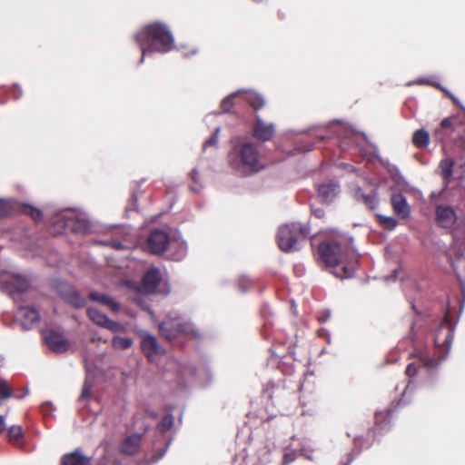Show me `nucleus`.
I'll return each mask as SVG.
<instances>
[{
    "label": "nucleus",
    "mask_w": 465,
    "mask_h": 465,
    "mask_svg": "<svg viewBox=\"0 0 465 465\" xmlns=\"http://www.w3.org/2000/svg\"><path fill=\"white\" fill-rule=\"evenodd\" d=\"M141 349L150 361L154 357L164 353V350L160 346L157 339L148 332L141 334Z\"/></svg>",
    "instance_id": "nucleus-12"
},
{
    "label": "nucleus",
    "mask_w": 465,
    "mask_h": 465,
    "mask_svg": "<svg viewBox=\"0 0 465 465\" xmlns=\"http://www.w3.org/2000/svg\"><path fill=\"white\" fill-rule=\"evenodd\" d=\"M338 193L339 186L332 183L322 184L318 189L319 196L325 203H331L336 197Z\"/></svg>",
    "instance_id": "nucleus-21"
},
{
    "label": "nucleus",
    "mask_w": 465,
    "mask_h": 465,
    "mask_svg": "<svg viewBox=\"0 0 465 465\" xmlns=\"http://www.w3.org/2000/svg\"><path fill=\"white\" fill-rule=\"evenodd\" d=\"M89 299L109 307L113 312H117L120 308L119 304L106 294L92 292L89 293Z\"/></svg>",
    "instance_id": "nucleus-24"
},
{
    "label": "nucleus",
    "mask_w": 465,
    "mask_h": 465,
    "mask_svg": "<svg viewBox=\"0 0 465 465\" xmlns=\"http://www.w3.org/2000/svg\"><path fill=\"white\" fill-rule=\"evenodd\" d=\"M191 325L179 317H167L159 325L160 334L168 341L189 334Z\"/></svg>",
    "instance_id": "nucleus-7"
},
{
    "label": "nucleus",
    "mask_w": 465,
    "mask_h": 465,
    "mask_svg": "<svg viewBox=\"0 0 465 465\" xmlns=\"http://www.w3.org/2000/svg\"><path fill=\"white\" fill-rule=\"evenodd\" d=\"M43 336L45 343L54 352H65L69 349L68 341L58 331L47 330L44 331Z\"/></svg>",
    "instance_id": "nucleus-13"
},
{
    "label": "nucleus",
    "mask_w": 465,
    "mask_h": 465,
    "mask_svg": "<svg viewBox=\"0 0 465 465\" xmlns=\"http://www.w3.org/2000/svg\"><path fill=\"white\" fill-rule=\"evenodd\" d=\"M453 167L454 161L451 158H445L440 162V174L444 183H448L450 182L453 173Z\"/></svg>",
    "instance_id": "nucleus-25"
},
{
    "label": "nucleus",
    "mask_w": 465,
    "mask_h": 465,
    "mask_svg": "<svg viewBox=\"0 0 465 465\" xmlns=\"http://www.w3.org/2000/svg\"><path fill=\"white\" fill-rule=\"evenodd\" d=\"M62 297L66 302L70 303L74 308H82L85 305L84 298H83L76 290L71 287L62 293Z\"/></svg>",
    "instance_id": "nucleus-22"
},
{
    "label": "nucleus",
    "mask_w": 465,
    "mask_h": 465,
    "mask_svg": "<svg viewBox=\"0 0 465 465\" xmlns=\"http://www.w3.org/2000/svg\"><path fill=\"white\" fill-rule=\"evenodd\" d=\"M5 430V419L2 415H0V434L3 433Z\"/></svg>",
    "instance_id": "nucleus-45"
},
{
    "label": "nucleus",
    "mask_w": 465,
    "mask_h": 465,
    "mask_svg": "<svg viewBox=\"0 0 465 465\" xmlns=\"http://www.w3.org/2000/svg\"><path fill=\"white\" fill-rule=\"evenodd\" d=\"M230 166L240 175L249 176L263 170V163L258 146L252 142L235 144L228 154Z\"/></svg>",
    "instance_id": "nucleus-3"
},
{
    "label": "nucleus",
    "mask_w": 465,
    "mask_h": 465,
    "mask_svg": "<svg viewBox=\"0 0 465 465\" xmlns=\"http://www.w3.org/2000/svg\"><path fill=\"white\" fill-rule=\"evenodd\" d=\"M105 329L113 331V332H124L125 331V328L121 323L114 322L113 320H108L106 324L104 325Z\"/></svg>",
    "instance_id": "nucleus-37"
},
{
    "label": "nucleus",
    "mask_w": 465,
    "mask_h": 465,
    "mask_svg": "<svg viewBox=\"0 0 465 465\" xmlns=\"http://www.w3.org/2000/svg\"><path fill=\"white\" fill-rule=\"evenodd\" d=\"M391 415V410H386L385 411H378L375 414V420L377 424H381L386 421L387 418Z\"/></svg>",
    "instance_id": "nucleus-38"
},
{
    "label": "nucleus",
    "mask_w": 465,
    "mask_h": 465,
    "mask_svg": "<svg viewBox=\"0 0 465 465\" xmlns=\"http://www.w3.org/2000/svg\"><path fill=\"white\" fill-rule=\"evenodd\" d=\"M56 223L58 225H60L61 227L71 226L74 231H79V230H81V229L85 227L84 222V221H80V220H77V221H74V220H68V221L58 220Z\"/></svg>",
    "instance_id": "nucleus-31"
},
{
    "label": "nucleus",
    "mask_w": 465,
    "mask_h": 465,
    "mask_svg": "<svg viewBox=\"0 0 465 465\" xmlns=\"http://www.w3.org/2000/svg\"><path fill=\"white\" fill-rule=\"evenodd\" d=\"M380 223L386 229L392 230L397 226V221L393 217L379 215Z\"/></svg>",
    "instance_id": "nucleus-35"
},
{
    "label": "nucleus",
    "mask_w": 465,
    "mask_h": 465,
    "mask_svg": "<svg viewBox=\"0 0 465 465\" xmlns=\"http://www.w3.org/2000/svg\"><path fill=\"white\" fill-rule=\"evenodd\" d=\"M435 222L440 227L451 229V233L456 241L465 243V230L460 225L454 226L457 222L455 211L448 205H437L435 210Z\"/></svg>",
    "instance_id": "nucleus-5"
},
{
    "label": "nucleus",
    "mask_w": 465,
    "mask_h": 465,
    "mask_svg": "<svg viewBox=\"0 0 465 465\" xmlns=\"http://www.w3.org/2000/svg\"><path fill=\"white\" fill-rule=\"evenodd\" d=\"M341 272H335V276L338 277V278H348L351 275V272H350V270L347 268V266H343L341 268Z\"/></svg>",
    "instance_id": "nucleus-43"
},
{
    "label": "nucleus",
    "mask_w": 465,
    "mask_h": 465,
    "mask_svg": "<svg viewBox=\"0 0 465 465\" xmlns=\"http://www.w3.org/2000/svg\"><path fill=\"white\" fill-rule=\"evenodd\" d=\"M162 280L160 270L153 267L149 269L142 278V288L143 292H153Z\"/></svg>",
    "instance_id": "nucleus-15"
},
{
    "label": "nucleus",
    "mask_w": 465,
    "mask_h": 465,
    "mask_svg": "<svg viewBox=\"0 0 465 465\" xmlns=\"http://www.w3.org/2000/svg\"><path fill=\"white\" fill-rule=\"evenodd\" d=\"M148 251L156 255L166 252L170 243V236L167 232L161 229L153 230L147 238Z\"/></svg>",
    "instance_id": "nucleus-9"
},
{
    "label": "nucleus",
    "mask_w": 465,
    "mask_h": 465,
    "mask_svg": "<svg viewBox=\"0 0 465 465\" xmlns=\"http://www.w3.org/2000/svg\"><path fill=\"white\" fill-rule=\"evenodd\" d=\"M444 93L454 102V103H458L457 99L451 94H450L448 91L444 90L443 88H441Z\"/></svg>",
    "instance_id": "nucleus-47"
},
{
    "label": "nucleus",
    "mask_w": 465,
    "mask_h": 465,
    "mask_svg": "<svg viewBox=\"0 0 465 465\" xmlns=\"http://www.w3.org/2000/svg\"><path fill=\"white\" fill-rule=\"evenodd\" d=\"M1 290L15 301L16 294L25 292L30 287L29 280L19 274H2L0 276Z\"/></svg>",
    "instance_id": "nucleus-8"
},
{
    "label": "nucleus",
    "mask_w": 465,
    "mask_h": 465,
    "mask_svg": "<svg viewBox=\"0 0 465 465\" xmlns=\"http://www.w3.org/2000/svg\"><path fill=\"white\" fill-rule=\"evenodd\" d=\"M173 425V416L172 414H166L158 424V429L162 432H166Z\"/></svg>",
    "instance_id": "nucleus-32"
},
{
    "label": "nucleus",
    "mask_w": 465,
    "mask_h": 465,
    "mask_svg": "<svg viewBox=\"0 0 465 465\" xmlns=\"http://www.w3.org/2000/svg\"><path fill=\"white\" fill-rule=\"evenodd\" d=\"M327 319H328V317H327V316H323V317L319 318V321H320V322H324V321H326Z\"/></svg>",
    "instance_id": "nucleus-49"
},
{
    "label": "nucleus",
    "mask_w": 465,
    "mask_h": 465,
    "mask_svg": "<svg viewBox=\"0 0 465 465\" xmlns=\"http://www.w3.org/2000/svg\"><path fill=\"white\" fill-rule=\"evenodd\" d=\"M391 206L394 213L401 218H406L410 215L411 208L407 203L406 198L401 193H395L391 198Z\"/></svg>",
    "instance_id": "nucleus-18"
},
{
    "label": "nucleus",
    "mask_w": 465,
    "mask_h": 465,
    "mask_svg": "<svg viewBox=\"0 0 465 465\" xmlns=\"http://www.w3.org/2000/svg\"><path fill=\"white\" fill-rule=\"evenodd\" d=\"M134 39L142 50L140 63H143L147 52L167 53L174 47V39L170 29L160 22L143 26Z\"/></svg>",
    "instance_id": "nucleus-2"
},
{
    "label": "nucleus",
    "mask_w": 465,
    "mask_h": 465,
    "mask_svg": "<svg viewBox=\"0 0 465 465\" xmlns=\"http://www.w3.org/2000/svg\"><path fill=\"white\" fill-rule=\"evenodd\" d=\"M245 101L255 111L262 108L265 104L263 97L257 93H247L245 95Z\"/></svg>",
    "instance_id": "nucleus-27"
},
{
    "label": "nucleus",
    "mask_w": 465,
    "mask_h": 465,
    "mask_svg": "<svg viewBox=\"0 0 465 465\" xmlns=\"http://www.w3.org/2000/svg\"><path fill=\"white\" fill-rule=\"evenodd\" d=\"M92 388H93V385L90 382L85 381L83 386V390H82V392L80 395V400L84 401V400L90 398L91 393H92Z\"/></svg>",
    "instance_id": "nucleus-39"
},
{
    "label": "nucleus",
    "mask_w": 465,
    "mask_h": 465,
    "mask_svg": "<svg viewBox=\"0 0 465 465\" xmlns=\"http://www.w3.org/2000/svg\"><path fill=\"white\" fill-rule=\"evenodd\" d=\"M308 230L300 223L285 224L279 229L277 242L279 248L283 252H291L295 249V244L306 239Z\"/></svg>",
    "instance_id": "nucleus-4"
},
{
    "label": "nucleus",
    "mask_w": 465,
    "mask_h": 465,
    "mask_svg": "<svg viewBox=\"0 0 465 465\" xmlns=\"http://www.w3.org/2000/svg\"><path fill=\"white\" fill-rule=\"evenodd\" d=\"M343 465H350V461H348L347 463L343 464Z\"/></svg>",
    "instance_id": "nucleus-50"
},
{
    "label": "nucleus",
    "mask_w": 465,
    "mask_h": 465,
    "mask_svg": "<svg viewBox=\"0 0 465 465\" xmlns=\"http://www.w3.org/2000/svg\"><path fill=\"white\" fill-rule=\"evenodd\" d=\"M451 119L453 143L465 145V116H450Z\"/></svg>",
    "instance_id": "nucleus-16"
},
{
    "label": "nucleus",
    "mask_w": 465,
    "mask_h": 465,
    "mask_svg": "<svg viewBox=\"0 0 465 465\" xmlns=\"http://www.w3.org/2000/svg\"><path fill=\"white\" fill-rule=\"evenodd\" d=\"M313 213L314 215L318 218H322L324 216V212L322 210H315Z\"/></svg>",
    "instance_id": "nucleus-46"
},
{
    "label": "nucleus",
    "mask_w": 465,
    "mask_h": 465,
    "mask_svg": "<svg viewBox=\"0 0 465 465\" xmlns=\"http://www.w3.org/2000/svg\"><path fill=\"white\" fill-rule=\"evenodd\" d=\"M11 397H14L11 387L6 381L0 379V399L5 400Z\"/></svg>",
    "instance_id": "nucleus-34"
},
{
    "label": "nucleus",
    "mask_w": 465,
    "mask_h": 465,
    "mask_svg": "<svg viewBox=\"0 0 465 465\" xmlns=\"http://www.w3.org/2000/svg\"><path fill=\"white\" fill-rule=\"evenodd\" d=\"M432 139L440 143L442 150L450 143H453L451 119L444 118L432 132Z\"/></svg>",
    "instance_id": "nucleus-11"
},
{
    "label": "nucleus",
    "mask_w": 465,
    "mask_h": 465,
    "mask_svg": "<svg viewBox=\"0 0 465 465\" xmlns=\"http://www.w3.org/2000/svg\"><path fill=\"white\" fill-rule=\"evenodd\" d=\"M252 282L248 277H241L238 280V286L242 292H246L250 289Z\"/></svg>",
    "instance_id": "nucleus-40"
},
{
    "label": "nucleus",
    "mask_w": 465,
    "mask_h": 465,
    "mask_svg": "<svg viewBox=\"0 0 465 465\" xmlns=\"http://www.w3.org/2000/svg\"><path fill=\"white\" fill-rule=\"evenodd\" d=\"M218 133L219 129H216L215 133L205 141L203 143V149H206L209 146H215L218 143Z\"/></svg>",
    "instance_id": "nucleus-41"
},
{
    "label": "nucleus",
    "mask_w": 465,
    "mask_h": 465,
    "mask_svg": "<svg viewBox=\"0 0 465 465\" xmlns=\"http://www.w3.org/2000/svg\"><path fill=\"white\" fill-rule=\"evenodd\" d=\"M17 318L25 330H30L40 321V313L33 307L20 306L17 312Z\"/></svg>",
    "instance_id": "nucleus-14"
},
{
    "label": "nucleus",
    "mask_w": 465,
    "mask_h": 465,
    "mask_svg": "<svg viewBox=\"0 0 465 465\" xmlns=\"http://www.w3.org/2000/svg\"><path fill=\"white\" fill-rule=\"evenodd\" d=\"M91 459L83 455L79 450L66 453L62 457V465H90Z\"/></svg>",
    "instance_id": "nucleus-20"
},
{
    "label": "nucleus",
    "mask_w": 465,
    "mask_h": 465,
    "mask_svg": "<svg viewBox=\"0 0 465 465\" xmlns=\"http://www.w3.org/2000/svg\"><path fill=\"white\" fill-rule=\"evenodd\" d=\"M290 461H291V459L289 458V455H288V454H285V455L283 456L282 464H283V465H286V464H288Z\"/></svg>",
    "instance_id": "nucleus-48"
},
{
    "label": "nucleus",
    "mask_w": 465,
    "mask_h": 465,
    "mask_svg": "<svg viewBox=\"0 0 465 465\" xmlns=\"http://www.w3.org/2000/svg\"><path fill=\"white\" fill-rule=\"evenodd\" d=\"M8 439L13 444H19L24 440V432L21 426L13 425L8 430Z\"/></svg>",
    "instance_id": "nucleus-28"
},
{
    "label": "nucleus",
    "mask_w": 465,
    "mask_h": 465,
    "mask_svg": "<svg viewBox=\"0 0 465 465\" xmlns=\"http://www.w3.org/2000/svg\"><path fill=\"white\" fill-rule=\"evenodd\" d=\"M236 96V94H232L228 96H226L221 103V108L223 112L227 113L229 112L234 105V97Z\"/></svg>",
    "instance_id": "nucleus-36"
},
{
    "label": "nucleus",
    "mask_w": 465,
    "mask_h": 465,
    "mask_svg": "<svg viewBox=\"0 0 465 465\" xmlns=\"http://www.w3.org/2000/svg\"><path fill=\"white\" fill-rule=\"evenodd\" d=\"M318 255L326 267L334 268L341 263L343 252L339 242L326 240L319 244Z\"/></svg>",
    "instance_id": "nucleus-6"
},
{
    "label": "nucleus",
    "mask_w": 465,
    "mask_h": 465,
    "mask_svg": "<svg viewBox=\"0 0 465 465\" xmlns=\"http://www.w3.org/2000/svg\"><path fill=\"white\" fill-rule=\"evenodd\" d=\"M454 330L447 316L440 323L433 334L434 348H423L415 351L417 361L411 362L406 368V374L409 378H414L421 370L431 371L436 369L447 357Z\"/></svg>",
    "instance_id": "nucleus-1"
},
{
    "label": "nucleus",
    "mask_w": 465,
    "mask_h": 465,
    "mask_svg": "<svg viewBox=\"0 0 465 465\" xmlns=\"http://www.w3.org/2000/svg\"><path fill=\"white\" fill-rule=\"evenodd\" d=\"M430 141V135L425 129L416 130L411 138L412 144L417 149H425L429 146Z\"/></svg>",
    "instance_id": "nucleus-23"
},
{
    "label": "nucleus",
    "mask_w": 465,
    "mask_h": 465,
    "mask_svg": "<svg viewBox=\"0 0 465 465\" xmlns=\"http://www.w3.org/2000/svg\"><path fill=\"white\" fill-rule=\"evenodd\" d=\"M141 442L142 436L140 434H132L123 440L120 451L124 455H134L138 451Z\"/></svg>",
    "instance_id": "nucleus-17"
},
{
    "label": "nucleus",
    "mask_w": 465,
    "mask_h": 465,
    "mask_svg": "<svg viewBox=\"0 0 465 465\" xmlns=\"http://www.w3.org/2000/svg\"><path fill=\"white\" fill-rule=\"evenodd\" d=\"M23 213L29 215L35 222L41 221L43 217L41 210L29 204H26L23 207Z\"/></svg>",
    "instance_id": "nucleus-30"
},
{
    "label": "nucleus",
    "mask_w": 465,
    "mask_h": 465,
    "mask_svg": "<svg viewBox=\"0 0 465 465\" xmlns=\"http://www.w3.org/2000/svg\"><path fill=\"white\" fill-rule=\"evenodd\" d=\"M134 341L129 337L114 336L112 339V345L115 349L126 350L133 345Z\"/></svg>",
    "instance_id": "nucleus-29"
},
{
    "label": "nucleus",
    "mask_w": 465,
    "mask_h": 465,
    "mask_svg": "<svg viewBox=\"0 0 465 465\" xmlns=\"http://www.w3.org/2000/svg\"><path fill=\"white\" fill-rule=\"evenodd\" d=\"M259 460L262 465L271 462V450L267 445L262 446L258 450Z\"/></svg>",
    "instance_id": "nucleus-33"
},
{
    "label": "nucleus",
    "mask_w": 465,
    "mask_h": 465,
    "mask_svg": "<svg viewBox=\"0 0 465 465\" xmlns=\"http://www.w3.org/2000/svg\"><path fill=\"white\" fill-rule=\"evenodd\" d=\"M164 452L165 450H162L159 454H157L156 456H153L152 457L151 459H149V461L150 462H155V461H158L163 455H164Z\"/></svg>",
    "instance_id": "nucleus-44"
},
{
    "label": "nucleus",
    "mask_w": 465,
    "mask_h": 465,
    "mask_svg": "<svg viewBox=\"0 0 465 465\" xmlns=\"http://www.w3.org/2000/svg\"><path fill=\"white\" fill-rule=\"evenodd\" d=\"M10 213V207L6 202L0 200V218L5 217Z\"/></svg>",
    "instance_id": "nucleus-42"
},
{
    "label": "nucleus",
    "mask_w": 465,
    "mask_h": 465,
    "mask_svg": "<svg viewBox=\"0 0 465 465\" xmlns=\"http://www.w3.org/2000/svg\"><path fill=\"white\" fill-rule=\"evenodd\" d=\"M87 315L90 320L95 324L104 327L109 318L102 313L98 309L94 307H90L87 309Z\"/></svg>",
    "instance_id": "nucleus-26"
},
{
    "label": "nucleus",
    "mask_w": 465,
    "mask_h": 465,
    "mask_svg": "<svg viewBox=\"0 0 465 465\" xmlns=\"http://www.w3.org/2000/svg\"><path fill=\"white\" fill-rule=\"evenodd\" d=\"M275 134V125L272 123H265L260 115H255V121L252 127V135L258 141L268 142Z\"/></svg>",
    "instance_id": "nucleus-10"
},
{
    "label": "nucleus",
    "mask_w": 465,
    "mask_h": 465,
    "mask_svg": "<svg viewBox=\"0 0 465 465\" xmlns=\"http://www.w3.org/2000/svg\"><path fill=\"white\" fill-rule=\"evenodd\" d=\"M354 198L363 203L370 210H375L378 205L377 193L374 191L367 194L361 188L357 187L354 190Z\"/></svg>",
    "instance_id": "nucleus-19"
}]
</instances>
